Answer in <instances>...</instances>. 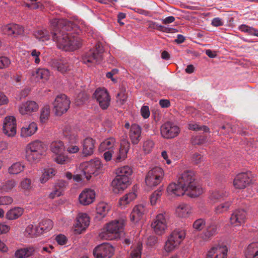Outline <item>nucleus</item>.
Here are the masks:
<instances>
[{
  "mask_svg": "<svg viewBox=\"0 0 258 258\" xmlns=\"http://www.w3.org/2000/svg\"><path fill=\"white\" fill-rule=\"evenodd\" d=\"M50 26L52 39L59 48L65 51H72L80 47V40L71 36L68 32L71 27L66 20L53 19L50 21Z\"/></svg>",
  "mask_w": 258,
  "mask_h": 258,
  "instance_id": "obj_1",
  "label": "nucleus"
},
{
  "mask_svg": "<svg viewBox=\"0 0 258 258\" xmlns=\"http://www.w3.org/2000/svg\"><path fill=\"white\" fill-rule=\"evenodd\" d=\"M178 181L185 187L187 195L191 198L198 197L203 192V188L200 185H196L195 173L191 170L182 172L178 177Z\"/></svg>",
  "mask_w": 258,
  "mask_h": 258,
  "instance_id": "obj_2",
  "label": "nucleus"
},
{
  "mask_svg": "<svg viewBox=\"0 0 258 258\" xmlns=\"http://www.w3.org/2000/svg\"><path fill=\"white\" fill-rule=\"evenodd\" d=\"M104 49L101 43L97 42L94 47L82 56L83 62L88 66L100 63L103 59Z\"/></svg>",
  "mask_w": 258,
  "mask_h": 258,
  "instance_id": "obj_3",
  "label": "nucleus"
},
{
  "mask_svg": "<svg viewBox=\"0 0 258 258\" xmlns=\"http://www.w3.org/2000/svg\"><path fill=\"white\" fill-rule=\"evenodd\" d=\"M184 230L177 229L174 230L168 236L165 242L164 249L168 252H171L177 248L185 237Z\"/></svg>",
  "mask_w": 258,
  "mask_h": 258,
  "instance_id": "obj_4",
  "label": "nucleus"
},
{
  "mask_svg": "<svg viewBox=\"0 0 258 258\" xmlns=\"http://www.w3.org/2000/svg\"><path fill=\"white\" fill-rule=\"evenodd\" d=\"M102 167L101 161L99 159L90 160L81 163L79 166V170L82 171V177H84L87 180H89L92 174L97 175L98 171Z\"/></svg>",
  "mask_w": 258,
  "mask_h": 258,
  "instance_id": "obj_5",
  "label": "nucleus"
},
{
  "mask_svg": "<svg viewBox=\"0 0 258 258\" xmlns=\"http://www.w3.org/2000/svg\"><path fill=\"white\" fill-rule=\"evenodd\" d=\"M51 151L55 155V161L60 164H63L69 161L70 158L64 154L65 147L61 141L52 142L50 145Z\"/></svg>",
  "mask_w": 258,
  "mask_h": 258,
  "instance_id": "obj_6",
  "label": "nucleus"
},
{
  "mask_svg": "<svg viewBox=\"0 0 258 258\" xmlns=\"http://www.w3.org/2000/svg\"><path fill=\"white\" fill-rule=\"evenodd\" d=\"M164 175V171L161 167H153L147 173L145 178L146 185L149 187L158 185L162 180Z\"/></svg>",
  "mask_w": 258,
  "mask_h": 258,
  "instance_id": "obj_7",
  "label": "nucleus"
},
{
  "mask_svg": "<svg viewBox=\"0 0 258 258\" xmlns=\"http://www.w3.org/2000/svg\"><path fill=\"white\" fill-rule=\"evenodd\" d=\"M169 216L166 212L158 214L153 220L151 227L158 235L162 234L167 228Z\"/></svg>",
  "mask_w": 258,
  "mask_h": 258,
  "instance_id": "obj_8",
  "label": "nucleus"
},
{
  "mask_svg": "<svg viewBox=\"0 0 258 258\" xmlns=\"http://www.w3.org/2000/svg\"><path fill=\"white\" fill-rule=\"evenodd\" d=\"M71 101L64 94L57 95L53 103L55 115L60 116L66 113L70 108Z\"/></svg>",
  "mask_w": 258,
  "mask_h": 258,
  "instance_id": "obj_9",
  "label": "nucleus"
},
{
  "mask_svg": "<svg viewBox=\"0 0 258 258\" xmlns=\"http://www.w3.org/2000/svg\"><path fill=\"white\" fill-rule=\"evenodd\" d=\"M114 248L109 243H104L95 247L93 254L95 258H111L114 254Z\"/></svg>",
  "mask_w": 258,
  "mask_h": 258,
  "instance_id": "obj_10",
  "label": "nucleus"
},
{
  "mask_svg": "<svg viewBox=\"0 0 258 258\" xmlns=\"http://www.w3.org/2000/svg\"><path fill=\"white\" fill-rule=\"evenodd\" d=\"M93 97L102 109H107L110 105V97L107 90L104 88L97 89L93 94Z\"/></svg>",
  "mask_w": 258,
  "mask_h": 258,
  "instance_id": "obj_11",
  "label": "nucleus"
},
{
  "mask_svg": "<svg viewBox=\"0 0 258 258\" xmlns=\"http://www.w3.org/2000/svg\"><path fill=\"white\" fill-rule=\"evenodd\" d=\"M161 136L165 139H172L178 136L179 128L171 122L163 124L160 128Z\"/></svg>",
  "mask_w": 258,
  "mask_h": 258,
  "instance_id": "obj_12",
  "label": "nucleus"
},
{
  "mask_svg": "<svg viewBox=\"0 0 258 258\" xmlns=\"http://www.w3.org/2000/svg\"><path fill=\"white\" fill-rule=\"evenodd\" d=\"M251 182V174L250 172L241 173L235 177L233 184L235 188L243 189Z\"/></svg>",
  "mask_w": 258,
  "mask_h": 258,
  "instance_id": "obj_13",
  "label": "nucleus"
},
{
  "mask_svg": "<svg viewBox=\"0 0 258 258\" xmlns=\"http://www.w3.org/2000/svg\"><path fill=\"white\" fill-rule=\"evenodd\" d=\"M3 132L8 137H14L16 134V120L14 116H8L5 118Z\"/></svg>",
  "mask_w": 258,
  "mask_h": 258,
  "instance_id": "obj_14",
  "label": "nucleus"
},
{
  "mask_svg": "<svg viewBox=\"0 0 258 258\" xmlns=\"http://www.w3.org/2000/svg\"><path fill=\"white\" fill-rule=\"evenodd\" d=\"M227 247L225 245H216L207 252L206 258H227Z\"/></svg>",
  "mask_w": 258,
  "mask_h": 258,
  "instance_id": "obj_15",
  "label": "nucleus"
},
{
  "mask_svg": "<svg viewBox=\"0 0 258 258\" xmlns=\"http://www.w3.org/2000/svg\"><path fill=\"white\" fill-rule=\"evenodd\" d=\"M89 223L90 219L87 214H79L74 224V231L76 233H81L89 226Z\"/></svg>",
  "mask_w": 258,
  "mask_h": 258,
  "instance_id": "obj_16",
  "label": "nucleus"
},
{
  "mask_svg": "<svg viewBox=\"0 0 258 258\" xmlns=\"http://www.w3.org/2000/svg\"><path fill=\"white\" fill-rule=\"evenodd\" d=\"M218 226L215 222H211L200 234V238L204 241H208L218 233Z\"/></svg>",
  "mask_w": 258,
  "mask_h": 258,
  "instance_id": "obj_17",
  "label": "nucleus"
},
{
  "mask_svg": "<svg viewBox=\"0 0 258 258\" xmlns=\"http://www.w3.org/2000/svg\"><path fill=\"white\" fill-rule=\"evenodd\" d=\"M130 148V143L126 140H122L120 145L118 151L114 155L113 160L116 163L124 160Z\"/></svg>",
  "mask_w": 258,
  "mask_h": 258,
  "instance_id": "obj_18",
  "label": "nucleus"
},
{
  "mask_svg": "<svg viewBox=\"0 0 258 258\" xmlns=\"http://www.w3.org/2000/svg\"><path fill=\"white\" fill-rule=\"evenodd\" d=\"M4 33L9 36L16 37L22 35L24 32V29L22 26L17 24H9L3 27Z\"/></svg>",
  "mask_w": 258,
  "mask_h": 258,
  "instance_id": "obj_19",
  "label": "nucleus"
},
{
  "mask_svg": "<svg viewBox=\"0 0 258 258\" xmlns=\"http://www.w3.org/2000/svg\"><path fill=\"white\" fill-rule=\"evenodd\" d=\"M246 212L242 209L236 210L233 212L230 218V223L233 226H239L245 222Z\"/></svg>",
  "mask_w": 258,
  "mask_h": 258,
  "instance_id": "obj_20",
  "label": "nucleus"
},
{
  "mask_svg": "<svg viewBox=\"0 0 258 258\" xmlns=\"http://www.w3.org/2000/svg\"><path fill=\"white\" fill-rule=\"evenodd\" d=\"M125 221L123 219L115 220L106 225L107 230L111 234L119 233L123 231Z\"/></svg>",
  "mask_w": 258,
  "mask_h": 258,
  "instance_id": "obj_21",
  "label": "nucleus"
},
{
  "mask_svg": "<svg viewBox=\"0 0 258 258\" xmlns=\"http://www.w3.org/2000/svg\"><path fill=\"white\" fill-rule=\"evenodd\" d=\"M95 198V192L94 190L86 189L79 195V200L81 204L88 205L92 203Z\"/></svg>",
  "mask_w": 258,
  "mask_h": 258,
  "instance_id": "obj_22",
  "label": "nucleus"
},
{
  "mask_svg": "<svg viewBox=\"0 0 258 258\" xmlns=\"http://www.w3.org/2000/svg\"><path fill=\"white\" fill-rule=\"evenodd\" d=\"M130 180L125 178H123L121 177L116 176L115 178L112 180L111 184L113 191L115 193H118L125 189L129 184Z\"/></svg>",
  "mask_w": 258,
  "mask_h": 258,
  "instance_id": "obj_23",
  "label": "nucleus"
},
{
  "mask_svg": "<svg viewBox=\"0 0 258 258\" xmlns=\"http://www.w3.org/2000/svg\"><path fill=\"white\" fill-rule=\"evenodd\" d=\"M39 106L34 101H27L21 104L19 108V112L23 115L30 114L38 110Z\"/></svg>",
  "mask_w": 258,
  "mask_h": 258,
  "instance_id": "obj_24",
  "label": "nucleus"
},
{
  "mask_svg": "<svg viewBox=\"0 0 258 258\" xmlns=\"http://www.w3.org/2000/svg\"><path fill=\"white\" fill-rule=\"evenodd\" d=\"M142 129L137 124H133L131 125L129 132V138L132 143L134 145L138 144L141 139Z\"/></svg>",
  "mask_w": 258,
  "mask_h": 258,
  "instance_id": "obj_25",
  "label": "nucleus"
},
{
  "mask_svg": "<svg viewBox=\"0 0 258 258\" xmlns=\"http://www.w3.org/2000/svg\"><path fill=\"white\" fill-rule=\"evenodd\" d=\"M167 191L169 195L175 196H180L187 193V190L185 187L181 184L175 182L170 183L167 188Z\"/></svg>",
  "mask_w": 258,
  "mask_h": 258,
  "instance_id": "obj_26",
  "label": "nucleus"
},
{
  "mask_svg": "<svg viewBox=\"0 0 258 258\" xmlns=\"http://www.w3.org/2000/svg\"><path fill=\"white\" fill-rule=\"evenodd\" d=\"M228 196V193L224 190H215L210 193L209 202L211 204L221 202Z\"/></svg>",
  "mask_w": 258,
  "mask_h": 258,
  "instance_id": "obj_27",
  "label": "nucleus"
},
{
  "mask_svg": "<svg viewBox=\"0 0 258 258\" xmlns=\"http://www.w3.org/2000/svg\"><path fill=\"white\" fill-rule=\"evenodd\" d=\"M145 207L142 205L136 206L130 214V220L134 223L139 221L145 212Z\"/></svg>",
  "mask_w": 258,
  "mask_h": 258,
  "instance_id": "obj_28",
  "label": "nucleus"
},
{
  "mask_svg": "<svg viewBox=\"0 0 258 258\" xmlns=\"http://www.w3.org/2000/svg\"><path fill=\"white\" fill-rule=\"evenodd\" d=\"M51 67L62 74L69 70V65L64 59H54L50 61Z\"/></svg>",
  "mask_w": 258,
  "mask_h": 258,
  "instance_id": "obj_29",
  "label": "nucleus"
},
{
  "mask_svg": "<svg viewBox=\"0 0 258 258\" xmlns=\"http://www.w3.org/2000/svg\"><path fill=\"white\" fill-rule=\"evenodd\" d=\"M95 140L90 138H87L82 143V153L84 156H88L93 153Z\"/></svg>",
  "mask_w": 258,
  "mask_h": 258,
  "instance_id": "obj_30",
  "label": "nucleus"
},
{
  "mask_svg": "<svg viewBox=\"0 0 258 258\" xmlns=\"http://www.w3.org/2000/svg\"><path fill=\"white\" fill-rule=\"evenodd\" d=\"M35 251V247L29 246L18 249L16 251L15 255L17 258H27L33 255Z\"/></svg>",
  "mask_w": 258,
  "mask_h": 258,
  "instance_id": "obj_31",
  "label": "nucleus"
},
{
  "mask_svg": "<svg viewBox=\"0 0 258 258\" xmlns=\"http://www.w3.org/2000/svg\"><path fill=\"white\" fill-rule=\"evenodd\" d=\"M30 76L32 79H36L38 80L40 79L47 80L49 79L50 73L47 69L39 68L35 71H31Z\"/></svg>",
  "mask_w": 258,
  "mask_h": 258,
  "instance_id": "obj_32",
  "label": "nucleus"
},
{
  "mask_svg": "<svg viewBox=\"0 0 258 258\" xmlns=\"http://www.w3.org/2000/svg\"><path fill=\"white\" fill-rule=\"evenodd\" d=\"M45 150L44 144L41 141L36 140L28 144L25 149L26 152H44Z\"/></svg>",
  "mask_w": 258,
  "mask_h": 258,
  "instance_id": "obj_33",
  "label": "nucleus"
},
{
  "mask_svg": "<svg viewBox=\"0 0 258 258\" xmlns=\"http://www.w3.org/2000/svg\"><path fill=\"white\" fill-rule=\"evenodd\" d=\"M37 130V124L34 122H32L29 125H26L22 127L21 136L24 138L31 136L36 132Z\"/></svg>",
  "mask_w": 258,
  "mask_h": 258,
  "instance_id": "obj_34",
  "label": "nucleus"
},
{
  "mask_svg": "<svg viewBox=\"0 0 258 258\" xmlns=\"http://www.w3.org/2000/svg\"><path fill=\"white\" fill-rule=\"evenodd\" d=\"M24 209L21 207H15L9 210L6 214V218L9 220L18 219L24 213Z\"/></svg>",
  "mask_w": 258,
  "mask_h": 258,
  "instance_id": "obj_35",
  "label": "nucleus"
},
{
  "mask_svg": "<svg viewBox=\"0 0 258 258\" xmlns=\"http://www.w3.org/2000/svg\"><path fill=\"white\" fill-rule=\"evenodd\" d=\"M246 258H258V242L251 243L245 250Z\"/></svg>",
  "mask_w": 258,
  "mask_h": 258,
  "instance_id": "obj_36",
  "label": "nucleus"
},
{
  "mask_svg": "<svg viewBox=\"0 0 258 258\" xmlns=\"http://www.w3.org/2000/svg\"><path fill=\"white\" fill-rule=\"evenodd\" d=\"M133 173L132 169L128 165L123 166L117 168L115 170V174L118 177L123 178L130 179V176Z\"/></svg>",
  "mask_w": 258,
  "mask_h": 258,
  "instance_id": "obj_37",
  "label": "nucleus"
},
{
  "mask_svg": "<svg viewBox=\"0 0 258 258\" xmlns=\"http://www.w3.org/2000/svg\"><path fill=\"white\" fill-rule=\"evenodd\" d=\"M191 212L190 207L185 204H180L176 209L177 215L181 218H186Z\"/></svg>",
  "mask_w": 258,
  "mask_h": 258,
  "instance_id": "obj_38",
  "label": "nucleus"
},
{
  "mask_svg": "<svg viewBox=\"0 0 258 258\" xmlns=\"http://www.w3.org/2000/svg\"><path fill=\"white\" fill-rule=\"evenodd\" d=\"M116 144V140L114 138H109L103 141L99 146V150L104 152L106 150H111Z\"/></svg>",
  "mask_w": 258,
  "mask_h": 258,
  "instance_id": "obj_39",
  "label": "nucleus"
},
{
  "mask_svg": "<svg viewBox=\"0 0 258 258\" xmlns=\"http://www.w3.org/2000/svg\"><path fill=\"white\" fill-rule=\"evenodd\" d=\"M40 231L41 229L39 226L29 225L26 227L24 231V235L28 237H36L41 234Z\"/></svg>",
  "mask_w": 258,
  "mask_h": 258,
  "instance_id": "obj_40",
  "label": "nucleus"
},
{
  "mask_svg": "<svg viewBox=\"0 0 258 258\" xmlns=\"http://www.w3.org/2000/svg\"><path fill=\"white\" fill-rule=\"evenodd\" d=\"M110 210L109 206L105 203H99L96 207V214L97 217L102 218L104 217Z\"/></svg>",
  "mask_w": 258,
  "mask_h": 258,
  "instance_id": "obj_41",
  "label": "nucleus"
},
{
  "mask_svg": "<svg viewBox=\"0 0 258 258\" xmlns=\"http://www.w3.org/2000/svg\"><path fill=\"white\" fill-rule=\"evenodd\" d=\"M33 35L37 39L43 42L50 39L49 32L46 29L36 30L34 31Z\"/></svg>",
  "mask_w": 258,
  "mask_h": 258,
  "instance_id": "obj_42",
  "label": "nucleus"
},
{
  "mask_svg": "<svg viewBox=\"0 0 258 258\" xmlns=\"http://www.w3.org/2000/svg\"><path fill=\"white\" fill-rule=\"evenodd\" d=\"M16 185V182L14 179H11L3 182L0 185V192L1 193L11 191Z\"/></svg>",
  "mask_w": 258,
  "mask_h": 258,
  "instance_id": "obj_43",
  "label": "nucleus"
},
{
  "mask_svg": "<svg viewBox=\"0 0 258 258\" xmlns=\"http://www.w3.org/2000/svg\"><path fill=\"white\" fill-rule=\"evenodd\" d=\"M142 250V244L138 242L132 247L128 258H141Z\"/></svg>",
  "mask_w": 258,
  "mask_h": 258,
  "instance_id": "obj_44",
  "label": "nucleus"
},
{
  "mask_svg": "<svg viewBox=\"0 0 258 258\" xmlns=\"http://www.w3.org/2000/svg\"><path fill=\"white\" fill-rule=\"evenodd\" d=\"M56 172L53 168H46L44 169L42 176L40 178V182L41 183H45L50 178H52Z\"/></svg>",
  "mask_w": 258,
  "mask_h": 258,
  "instance_id": "obj_45",
  "label": "nucleus"
},
{
  "mask_svg": "<svg viewBox=\"0 0 258 258\" xmlns=\"http://www.w3.org/2000/svg\"><path fill=\"white\" fill-rule=\"evenodd\" d=\"M43 152H26V158L27 161L31 163H36L41 159Z\"/></svg>",
  "mask_w": 258,
  "mask_h": 258,
  "instance_id": "obj_46",
  "label": "nucleus"
},
{
  "mask_svg": "<svg viewBox=\"0 0 258 258\" xmlns=\"http://www.w3.org/2000/svg\"><path fill=\"white\" fill-rule=\"evenodd\" d=\"M25 165L21 162H16L13 164L8 169V172L11 174H17L22 172Z\"/></svg>",
  "mask_w": 258,
  "mask_h": 258,
  "instance_id": "obj_47",
  "label": "nucleus"
},
{
  "mask_svg": "<svg viewBox=\"0 0 258 258\" xmlns=\"http://www.w3.org/2000/svg\"><path fill=\"white\" fill-rule=\"evenodd\" d=\"M137 197L135 192H131L120 198L119 204L120 206H124L134 200Z\"/></svg>",
  "mask_w": 258,
  "mask_h": 258,
  "instance_id": "obj_48",
  "label": "nucleus"
},
{
  "mask_svg": "<svg viewBox=\"0 0 258 258\" xmlns=\"http://www.w3.org/2000/svg\"><path fill=\"white\" fill-rule=\"evenodd\" d=\"M231 205V201H228L221 203L215 208L214 212L216 214H220L227 211Z\"/></svg>",
  "mask_w": 258,
  "mask_h": 258,
  "instance_id": "obj_49",
  "label": "nucleus"
},
{
  "mask_svg": "<svg viewBox=\"0 0 258 258\" xmlns=\"http://www.w3.org/2000/svg\"><path fill=\"white\" fill-rule=\"evenodd\" d=\"M20 187L24 192H29L33 188L32 180L27 177L23 178L20 183Z\"/></svg>",
  "mask_w": 258,
  "mask_h": 258,
  "instance_id": "obj_50",
  "label": "nucleus"
},
{
  "mask_svg": "<svg viewBox=\"0 0 258 258\" xmlns=\"http://www.w3.org/2000/svg\"><path fill=\"white\" fill-rule=\"evenodd\" d=\"M50 109L48 105L44 106L40 110V120L42 123L46 122L50 116Z\"/></svg>",
  "mask_w": 258,
  "mask_h": 258,
  "instance_id": "obj_51",
  "label": "nucleus"
},
{
  "mask_svg": "<svg viewBox=\"0 0 258 258\" xmlns=\"http://www.w3.org/2000/svg\"><path fill=\"white\" fill-rule=\"evenodd\" d=\"M41 229V234L48 231L53 227V222L50 219L43 220L38 226Z\"/></svg>",
  "mask_w": 258,
  "mask_h": 258,
  "instance_id": "obj_52",
  "label": "nucleus"
},
{
  "mask_svg": "<svg viewBox=\"0 0 258 258\" xmlns=\"http://www.w3.org/2000/svg\"><path fill=\"white\" fill-rule=\"evenodd\" d=\"M30 53L32 60L34 61L36 64H39L41 61L40 58L41 55L40 51L37 50L36 49H34L30 51Z\"/></svg>",
  "mask_w": 258,
  "mask_h": 258,
  "instance_id": "obj_53",
  "label": "nucleus"
},
{
  "mask_svg": "<svg viewBox=\"0 0 258 258\" xmlns=\"http://www.w3.org/2000/svg\"><path fill=\"white\" fill-rule=\"evenodd\" d=\"M162 195V190L158 189L155 191L150 197V202L152 205L156 204L158 200L161 198Z\"/></svg>",
  "mask_w": 258,
  "mask_h": 258,
  "instance_id": "obj_54",
  "label": "nucleus"
},
{
  "mask_svg": "<svg viewBox=\"0 0 258 258\" xmlns=\"http://www.w3.org/2000/svg\"><path fill=\"white\" fill-rule=\"evenodd\" d=\"M154 146V142L150 140L144 142L143 150L145 154H148L151 152Z\"/></svg>",
  "mask_w": 258,
  "mask_h": 258,
  "instance_id": "obj_55",
  "label": "nucleus"
},
{
  "mask_svg": "<svg viewBox=\"0 0 258 258\" xmlns=\"http://www.w3.org/2000/svg\"><path fill=\"white\" fill-rule=\"evenodd\" d=\"M127 95L125 89L122 88L120 92L117 93L116 98L117 101H119L121 104H123L127 99Z\"/></svg>",
  "mask_w": 258,
  "mask_h": 258,
  "instance_id": "obj_56",
  "label": "nucleus"
},
{
  "mask_svg": "<svg viewBox=\"0 0 258 258\" xmlns=\"http://www.w3.org/2000/svg\"><path fill=\"white\" fill-rule=\"evenodd\" d=\"M188 128L189 130L193 131H203L204 132H209V128L205 125L200 126L199 124L195 123H190L188 124Z\"/></svg>",
  "mask_w": 258,
  "mask_h": 258,
  "instance_id": "obj_57",
  "label": "nucleus"
},
{
  "mask_svg": "<svg viewBox=\"0 0 258 258\" xmlns=\"http://www.w3.org/2000/svg\"><path fill=\"white\" fill-rule=\"evenodd\" d=\"M11 60L6 56H0V69L8 68L11 64Z\"/></svg>",
  "mask_w": 258,
  "mask_h": 258,
  "instance_id": "obj_58",
  "label": "nucleus"
},
{
  "mask_svg": "<svg viewBox=\"0 0 258 258\" xmlns=\"http://www.w3.org/2000/svg\"><path fill=\"white\" fill-rule=\"evenodd\" d=\"M205 225V221L203 219L196 220L192 225L193 228L197 230H201Z\"/></svg>",
  "mask_w": 258,
  "mask_h": 258,
  "instance_id": "obj_59",
  "label": "nucleus"
},
{
  "mask_svg": "<svg viewBox=\"0 0 258 258\" xmlns=\"http://www.w3.org/2000/svg\"><path fill=\"white\" fill-rule=\"evenodd\" d=\"M68 184V183L67 181L63 180H60L55 183L54 186L63 193Z\"/></svg>",
  "mask_w": 258,
  "mask_h": 258,
  "instance_id": "obj_60",
  "label": "nucleus"
},
{
  "mask_svg": "<svg viewBox=\"0 0 258 258\" xmlns=\"http://www.w3.org/2000/svg\"><path fill=\"white\" fill-rule=\"evenodd\" d=\"M110 234H111V233H109V231L107 230V228H106L99 233V237L102 240L111 239L112 237L110 235Z\"/></svg>",
  "mask_w": 258,
  "mask_h": 258,
  "instance_id": "obj_61",
  "label": "nucleus"
},
{
  "mask_svg": "<svg viewBox=\"0 0 258 258\" xmlns=\"http://www.w3.org/2000/svg\"><path fill=\"white\" fill-rule=\"evenodd\" d=\"M13 202V199L10 196L0 197V205H7L11 204Z\"/></svg>",
  "mask_w": 258,
  "mask_h": 258,
  "instance_id": "obj_62",
  "label": "nucleus"
},
{
  "mask_svg": "<svg viewBox=\"0 0 258 258\" xmlns=\"http://www.w3.org/2000/svg\"><path fill=\"white\" fill-rule=\"evenodd\" d=\"M62 194L63 193L61 191L54 186L53 187V190L50 193L48 197L50 199H54L56 197H58L62 195Z\"/></svg>",
  "mask_w": 258,
  "mask_h": 258,
  "instance_id": "obj_63",
  "label": "nucleus"
},
{
  "mask_svg": "<svg viewBox=\"0 0 258 258\" xmlns=\"http://www.w3.org/2000/svg\"><path fill=\"white\" fill-rule=\"evenodd\" d=\"M202 158L203 157L200 154L195 153L192 155L191 160L195 164H198L202 162Z\"/></svg>",
  "mask_w": 258,
  "mask_h": 258,
  "instance_id": "obj_64",
  "label": "nucleus"
}]
</instances>
